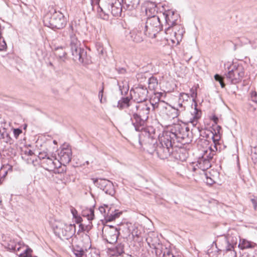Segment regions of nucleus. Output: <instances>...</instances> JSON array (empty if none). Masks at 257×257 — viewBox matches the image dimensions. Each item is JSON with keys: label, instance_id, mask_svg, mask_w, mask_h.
Here are the masks:
<instances>
[{"label": "nucleus", "instance_id": "nucleus-8", "mask_svg": "<svg viewBox=\"0 0 257 257\" xmlns=\"http://www.w3.org/2000/svg\"><path fill=\"white\" fill-rule=\"evenodd\" d=\"M5 246L9 250L16 252L23 250L22 252L20 253L19 257H29L31 255V252L32 251L31 248L26 246L20 241L14 239H10L6 243Z\"/></svg>", "mask_w": 257, "mask_h": 257}, {"label": "nucleus", "instance_id": "nucleus-40", "mask_svg": "<svg viewBox=\"0 0 257 257\" xmlns=\"http://www.w3.org/2000/svg\"><path fill=\"white\" fill-rule=\"evenodd\" d=\"M50 156V155L45 151L39 152L38 156V158L40 160H42V162L44 161V160H46V158H48Z\"/></svg>", "mask_w": 257, "mask_h": 257}, {"label": "nucleus", "instance_id": "nucleus-22", "mask_svg": "<svg viewBox=\"0 0 257 257\" xmlns=\"http://www.w3.org/2000/svg\"><path fill=\"white\" fill-rule=\"evenodd\" d=\"M212 158H209V156L203 153L201 158L198 159L196 166L202 171H205L211 167L210 161Z\"/></svg>", "mask_w": 257, "mask_h": 257}, {"label": "nucleus", "instance_id": "nucleus-7", "mask_svg": "<svg viewBox=\"0 0 257 257\" xmlns=\"http://www.w3.org/2000/svg\"><path fill=\"white\" fill-rule=\"evenodd\" d=\"M189 128L185 124L179 123L174 124L170 131H165L163 132L165 136H168V139L174 143L175 139H184L188 136Z\"/></svg>", "mask_w": 257, "mask_h": 257}, {"label": "nucleus", "instance_id": "nucleus-3", "mask_svg": "<svg viewBox=\"0 0 257 257\" xmlns=\"http://www.w3.org/2000/svg\"><path fill=\"white\" fill-rule=\"evenodd\" d=\"M95 6L98 17L104 20H108L109 13L113 16H119L123 9V4L119 0H106L101 6L98 4Z\"/></svg>", "mask_w": 257, "mask_h": 257}, {"label": "nucleus", "instance_id": "nucleus-12", "mask_svg": "<svg viewBox=\"0 0 257 257\" xmlns=\"http://www.w3.org/2000/svg\"><path fill=\"white\" fill-rule=\"evenodd\" d=\"M153 109L163 111L170 118H174L181 115L173 106L168 105L164 101L155 102L153 105Z\"/></svg>", "mask_w": 257, "mask_h": 257}, {"label": "nucleus", "instance_id": "nucleus-23", "mask_svg": "<svg viewBox=\"0 0 257 257\" xmlns=\"http://www.w3.org/2000/svg\"><path fill=\"white\" fill-rule=\"evenodd\" d=\"M143 30L142 29L141 25L138 26V29H136L131 31L130 33V37L133 41L136 43H140L144 40V33H142Z\"/></svg>", "mask_w": 257, "mask_h": 257}, {"label": "nucleus", "instance_id": "nucleus-29", "mask_svg": "<svg viewBox=\"0 0 257 257\" xmlns=\"http://www.w3.org/2000/svg\"><path fill=\"white\" fill-rule=\"evenodd\" d=\"M226 242L227 245L225 248V251H234V247L236 246L237 243L236 238H234L233 237H232L231 238L230 236H228L226 239Z\"/></svg>", "mask_w": 257, "mask_h": 257}, {"label": "nucleus", "instance_id": "nucleus-28", "mask_svg": "<svg viewBox=\"0 0 257 257\" xmlns=\"http://www.w3.org/2000/svg\"><path fill=\"white\" fill-rule=\"evenodd\" d=\"M255 245V243L249 241L245 239H240L238 247L243 250L247 248H252Z\"/></svg>", "mask_w": 257, "mask_h": 257}, {"label": "nucleus", "instance_id": "nucleus-19", "mask_svg": "<svg viewBox=\"0 0 257 257\" xmlns=\"http://www.w3.org/2000/svg\"><path fill=\"white\" fill-rule=\"evenodd\" d=\"M72 152L71 149L68 146L62 148L60 150L58 151L57 159L60 163V166L62 165L65 166L68 164L71 160Z\"/></svg>", "mask_w": 257, "mask_h": 257}, {"label": "nucleus", "instance_id": "nucleus-54", "mask_svg": "<svg viewBox=\"0 0 257 257\" xmlns=\"http://www.w3.org/2000/svg\"><path fill=\"white\" fill-rule=\"evenodd\" d=\"M132 234H133V236H136L137 237L139 236V234H138L137 232H136V233H135L134 232H133Z\"/></svg>", "mask_w": 257, "mask_h": 257}, {"label": "nucleus", "instance_id": "nucleus-52", "mask_svg": "<svg viewBox=\"0 0 257 257\" xmlns=\"http://www.w3.org/2000/svg\"><path fill=\"white\" fill-rule=\"evenodd\" d=\"M66 54V53L65 52H62V55H60V54H58V55L60 59H63V58L65 57Z\"/></svg>", "mask_w": 257, "mask_h": 257}, {"label": "nucleus", "instance_id": "nucleus-9", "mask_svg": "<svg viewBox=\"0 0 257 257\" xmlns=\"http://www.w3.org/2000/svg\"><path fill=\"white\" fill-rule=\"evenodd\" d=\"M75 224L64 222H59L55 229V232L63 239H68L71 238L75 234Z\"/></svg>", "mask_w": 257, "mask_h": 257}, {"label": "nucleus", "instance_id": "nucleus-44", "mask_svg": "<svg viewBox=\"0 0 257 257\" xmlns=\"http://www.w3.org/2000/svg\"><path fill=\"white\" fill-rule=\"evenodd\" d=\"M151 5H152L153 9L151 8L150 9H149V8H147L146 9V12L147 15H149V13H151L152 11H154V12L155 11V5L154 3H150Z\"/></svg>", "mask_w": 257, "mask_h": 257}, {"label": "nucleus", "instance_id": "nucleus-27", "mask_svg": "<svg viewBox=\"0 0 257 257\" xmlns=\"http://www.w3.org/2000/svg\"><path fill=\"white\" fill-rule=\"evenodd\" d=\"M214 145H211L210 147H209L206 150L203 151V152L209 156V158H213V157L215 154L216 151L217 150V148L216 146L217 142L218 139L215 140L214 137L213 138Z\"/></svg>", "mask_w": 257, "mask_h": 257}, {"label": "nucleus", "instance_id": "nucleus-48", "mask_svg": "<svg viewBox=\"0 0 257 257\" xmlns=\"http://www.w3.org/2000/svg\"><path fill=\"white\" fill-rule=\"evenodd\" d=\"M257 96V93L255 91H252L251 93V96L252 99V101L254 102H256V100L254 99V98H256Z\"/></svg>", "mask_w": 257, "mask_h": 257}, {"label": "nucleus", "instance_id": "nucleus-58", "mask_svg": "<svg viewBox=\"0 0 257 257\" xmlns=\"http://www.w3.org/2000/svg\"><path fill=\"white\" fill-rule=\"evenodd\" d=\"M8 170H12V166H11V165H8Z\"/></svg>", "mask_w": 257, "mask_h": 257}, {"label": "nucleus", "instance_id": "nucleus-49", "mask_svg": "<svg viewBox=\"0 0 257 257\" xmlns=\"http://www.w3.org/2000/svg\"><path fill=\"white\" fill-rule=\"evenodd\" d=\"M103 92V87H102V89L99 91V94H98L99 97H100V101H101V100H102Z\"/></svg>", "mask_w": 257, "mask_h": 257}, {"label": "nucleus", "instance_id": "nucleus-38", "mask_svg": "<svg viewBox=\"0 0 257 257\" xmlns=\"http://www.w3.org/2000/svg\"><path fill=\"white\" fill-rule=\"evenodd\" d=\"M73 252L76 257H86V251L84 252L82 249H74Z\"/></svg>", "mask_w": 257, "mask_h": 257}, {"label": "nucleus", "instance_id": "nucleus-36", "mask_svg": "<svg viewBox=\"0 0 257 257\" xmlns=\"http://www.w3.org/2000/svg\"><path fill=\"white\" fill-rule=\"evenodd\" d=\"M86 257H99V255L97 251L91 249L89 250H86Z\"/></svg>", "mask_w": 257, "mask_h": 257}, {"label": "nucleus", "instance_id": "nucleus-62", "mask_svg": "<svg viewBox=\"0 0 257 257\" xmlns=\"http://www.w3.org/2000/svg\"><path fill=\"white\" fill-rule=\"evenodd\" d=\"M57 49H59V48H62V47H57Z\"/></svg>", "mask_w": 257, "mask_h": 257}, {"label": "nucleus", "instance_id": "nucleus-20", "mask_svg": "<svg viewBox=\"0 0 257 257\" xmlns=\"http://www.w3.org/2000/svg\"><path fill=\"white\" fill-rule=\"evenodd\" d=\"M133 97L135 100L138 102H146L147 99L148 91L146 87L140 86L134 90Z\"/></svg>", "mask_w": 257, "mask_h": 257}, {"label": "nucleus", "instance_id": "nucleus-24", "mask_svg": "<svg viewBox=\"0 0 257 257\" xmlns=\"http://www.w3.org/2000/svg\"><path fill=\"white\" fill-rule=\"evenodd\" d=\"M135 102L131 101L130 99L128 97H122L118 101L117 107L121 109L128 108V113L131 115V106L134 105Z\"/></svg>", "mask_w": 257, "mask_h": 257}, {"label": "nucleus", "instance_id": "nucleus-35", "mask_svg": "<svg viewBox=\"0 0 257 257\" xmlns=\"http://www.w3.org/2000/svg\"><path fill=\"white\" fill-rule=\"evenodd\" d=\"M77 25L76 21H73L71 23L68 28V32L69 36L76 35L75 34L77 32Z\"/></svg>", "mask_w": 257, "mask_h": 257}, {"label": "nucleus", "instance_id": "nucleus-30", "mask_svg": "<svg viewBox=\"0 0 257 257\" xmlns=\"http://www.w3.org/2000/svg\"><path fill=\"white\" fill-rule=\"evenodd\" d=\"M69 40V46L71 48H81V43L78 40L76 35H70Z\"/></svg>", "mask_w": 257, "mask_h": 257}, {"label": "nucleus", "instance_id": "nucleus-55", "mask_svg": "<svg viewBox=\"0 0 257 257\" xmlns=\"http://www.w3.org/2000/svg\"><path fill=\"white\" fill-rule=\"evenodd\" d=\"M120 257H134L131 255H129V254H124V255H123L122 256H121Z\"/></svg>", "mask_w": 257, "mask_h": 257}, {"label": "nucleus", "instance_id": "nucleus-6", "mask_svg": "<svg viewBox=\"0 0 257 257\" xmlns=\"http://www.w3.org/2000/svg\"><path fill=\"white\" fill-rule=\"evenodd\" d=\"M227 67L228 72L226 74L227 80L232 84H236L241 81L244 75V68L241 65L235 64H225Z\"/></svg>", "mask_w": 257, "mask_h": 257}, {"label": "nucleus", "instance_id": "nucleus-2", "mask_svg": "<svg viewBox=\"0 0 257 257\" xmlns=\"http://www.w3.org/2000/svg\"><path fill=\"white\" fill-rule=\"evenodd\" d=\"M154 104L155 103L142 102L135 103L134 105L131 106L132 116L131 119L135 130L137 132H141L140 138L142 137L143 132L149 127H145V121L148 118L151 107V106L153 107Z\"/></svg>", "mask_w": 257, "mask_h": 257}, {"label": "nucleus", "instance_id": "nucleus-63", "mask_svg": "<svg viewBox=\"0 0 257 257\" xmlns=\"http://www.w3.org/2000/svg\"><path fill=\"white\" fill-rule=\"evenodd\" d=\"M101 54H102V53H103V50H102L101 51Z\"/></svg>", "mask_w": 257, "mask_h": 257}, {"label": "nucleus", "instance_id": "nucleus-15", "mask_svg": "<svg viewBox=\"0 0 257 257\" xmlns=\"http://www.w3.org/2000/svg\"><path fill=\"white\" fill-rule=\"evenodd\" d=\"M94 184L96 186L103 190L106 194L113 196L115 190L113 183L104 179H93Z\"/></svg>", "mask_w": 257, "mask_h": 257}, {"label": "nucleus", "instance_id": "nucleus-37", "mask_svg": "<svg viewBox=\"0 0 257 257\" xmlns=\"http://www.w3.org/2000/svg\"><path fill=\"white\" fill-rule=\"evenodd\" d=\"M114 251L116 253V255H121L124 252L123 245L121 244H117L114 248Z\"/></svg>", "mask_w": 257, "mask_h": 257}, {"label": "nucleus", "instance_id": "nucleus-34", "mask_svg": "<svg viewBox=\"0 0 257 257\" xmlns=\"http://www.w3.org/2000/svg\"><path fill=\"white\" fill-rule=\"evenodd\" d=\"M149 88L151 90H155L158 86L157 79L155 77H151L148 80Z\"/></svg>", "mask_w": 257, "mask_h": 257}, {"label": "nucleus", "instance_id": "nucleus-39", "mask_svg": "<svg viewBox=\"0 0 257 257\" xmlns=\"http://www.w3.org/2000/svg\"><path fill=\"white\" fill-rule=\"evenodd\" d=\"M190 96L187 93L182 92L180 93L178 99L185 103L188 100Z\"/></svg>", "mask_w": 257, "mask_h": 257}, {"label": "nucleus", "instance_id": "nucleus-57", "mask_svg": "<svg viewBox=\"0 0 257 257\" xmlns=\"http://www.w3.org/2000/svg\"><path fill=\"white\" fill-rule=\"evenodd\" d=\"M79 227L80 228L82 229V230H84V226L82 224H80L79 225Z\"/></svg>", "mask_w": 257, "mask_h": 257}, {"label": "nucleus", "instance_id": "nucleus-61", "mask_svg": "<svg viewBox=\"0 0 257 257\" xmlns=\"http://www.w3.org/2000/svg\"><path fill=\"white\" fill-rule=\"evenodd\" d=\"M217 128H218V129H220V128H221V127H220V126H217Z\"/></svg>", "mask_w": 257, "mask_h": 257}, {"label": "nucleus", "instance_id": "nucleus-10", "mask_svg": "<svg viewBox=\"0 0 257 257\" xmlns=\"http://www.w3.org/2000/svg\"><path fill=\"white\" fill-rule=\"evenodd\" d=\"M100 212L106 222H110L119 217L121 212L116 209L113 205L103 204L99 207Z\"/></svg>", "mask_w": 257, "mask_h": 257}, {"label": "nucleus", "instance_id": "nucleus-53", "mask_svg": "<svg viewBox=\"0 0 257 257\" xmlns=\"http://www.w3.org/2000/svg\"><path fill=\"white\" fill-rule=\"evenodd\" d=\"M192 170L195 172L196 170V168L195 167V166H194V164H193L192 166Z\"/></svg>", "mask_w": 257, "mask_h": 257}, {"label": "nucleus", "instance_id": "nucleus-1", "mask_svg": "<svg viewBox=\"0 0 257 257\" xmlns=\"http://www.w3.org/2000/svg\"><path fill=\"white\" fill-rule=\"evenodd\" d=\"M142 137L140 138V144L145 145V149L150 154L156 152L158 157L161 159H166L169 157L177 160L183 161L186 156H183L181 149L173 147V143L170 141L168 136L163 134L158 136L156 134L155 129L151 126L145 129L142 133Z\"/></svg>", "mask_w": 257, "mask_h": 257}, {"label": "nucleus", "instance_id": "nucleus-56", "mask_svg": "<svg viewBox=\"0 0 257 257\" xmlns=\"http://www.w3.org/2000/svg\"><path fill=\"white\" fill-rule=\"evenodd\" d=\"M84 238L85 239H86L87 240H89V236H88L87 234H84Z\"/></svg>", "mask_w": 257, "mask_h": 257}, {"label": "nucleus", "instance_id": "nucleus-45", "mask_svg": "<svg viewBox=\"0 0 257 257\" xmlns=\"http://www.w3.org/2000/svg\"><path fill=\"white\" fill-rule=\"evenodd\" d=\"M250 201L253 205L254 210H256L257 207V197L254 196L253 198L250 199Z\"/></svg>", "mask_w": 257, "mask_h": 257}, {"label": "nucleus", "instance_id": "nucleus-11", "mask_svg": "<svg viewBox=\"0 0 257 257\" xmlns=\"http://www.w3.org/2000/svg\"><path fill=\"white\" fill-rule=\"evenodd\" d=\"M119 229L112 225H105L102 229V236L108 243H115L119 234Z\"/></svg>", "mask_w": 257, "mask_h": 257}, {"label": "nucleus", "instance_id": "nucleus-4", "mask_svg": "<svg viewBox=\"0 0 257 257\" xmlns=\"http://www.w3.org/2000/svg\"><path fill=\"white\" fill-rule=\"evenodd\" d=\"M144 35L150 38H154L163 27L161 25L158 16L153 15L148 17L145 23L140 24Z\"/></svg>", "mask_w": 257, "mask_h": 257}, {"label": "nucleus", "instance_id": "nucleus-51", "mask_svg": "<svg viewBox=\"0 0 257 257\" xmlns=\"http://www.w3.org/2000/svg\"><path fill=\"white\" fill-rule=\"evenodd\" d=\"M117 70L119 73H123L125 72V69L123 68H119Z\"/></svg>", "mask_w": 257, "mask_h": 257}, {"label": "nucleus", "instance_id": "nucleus-21", "mask_svg": "<svg viewBox=\"0 0 257 257\" xmlns=\"http://www.w3.org/2000/svg\"><path fill=\"white\" fill-rule=\"evenodd\" d=\"M73 60L78 61V63L86 65L87 63L86 61L87 55L85 49H71Z\"/></svg>", "mask_w": 257, "mask_h": 257}, {"label": "nucleus", "instance_id": "nucleus-31", "mask_svg": "<svg viewBox=\"0 0 257 257\" xmlns=\"http://www.w3.org/2000/svg\"><path fill=\"white\" fill-rule=\"evenodd\" d=\"M173 107L180 113L181 115L184 113L186 109L185 103L179 99L178 100L177 102L174 103Z\"/></svg>", "mask_w": 257, "mask_h": 257}, {"label": "nucleus", "instance_id": "nucleus-59", "mask_svg": "<svg viewBox=\"0 0 257 257\" xmlns=\"http://www.w3.org/2000/svg\"><path fill=\"white\" fill-rule=\"evenodd\" d=\"M7 174V171H5L3 177H5Z\"/></svg>", "mask_w": 257, "mask_h": 257}, {"label": "nucleus", "instance_id": "nucleus-41", "mask_svg": "<svg viewBox=\"0 0 257 257\" xmlns=\"http://www.w3.org/2000/svg\"><path fill=\"white\" fill-rule=\"evenodd\" d=\"M214 78H215V80H216L219 82L222 88H223L225 87V84L223 82V78L220 75H219L218 74H216L214 76Z\"/></svg>", "mask_w": 257, "mask_h": 257}, {"label": "nucleus", "instance_id": "nucleus-25", "mask_svg": "<svg viewBox=\"0 0 257 257\" xmlns=\"http://www.w3.org/2000/svg\"><path fill=\"white\" fill-rule=\"evenodd\" d=\"M124 9L132 11L137 9L140 2V0H121Z\"/></svg>", "mask_w": 257, "mask_h": 257}, {"label": "nucleus", "instance_id": "nucleus-46", "mask_svg": "<svg viewBox=\"0 0 257 257\" xmlns=\"http://www.w3.org/2000/svg\"><path fill=\"white\" fill-rule=\"evenodd\" d=\"M71 213L73 215V217H76L78 215L77 211L74 208L71 209Z\"/></svg>", "mask_w": 257, "mask_h": 257}, {"label": "nucleus", "instance_id": "nucleus-64", "mask_svg": "<svg viewBox=\"0 0 257 257\" xmlns=\"http://www.w3.org/2000/svg\"><path fill=\"white\" fill-rule=\"evenodd\" d=\"M34 257H37V256H34Z\"/></svg>", "mask_w": 257, "mask_h": 257}, {"label": "nucleus", "instance_id": "nucleus-60", "mask_svg": "<svg viewBox=\"0 0 257 257\" xmlns=\"http://www.w3.org/2000/svg\"><path fill=\"white\" fill-rule=\"evenodd\" d=\"M53 143H54V144H57V141H56L54 140V141H53Z\"/></svg>", "mask_w": 257, "mask_h": 257}, {"label": "nucleus", "instance_id": "nucleus-18", "mask_svg": "<svg viewBox=\"0 0 257 257\" xmlns=\"http://www.w3.org/2000/svg\"><path fill=\"white\" fill-rule=\"evenodd\" d=\"M146 241L151 248L155 249V253L161 252L160 249L163 244L160 242V239L156 233L149 232L146 238Z\"/></svg>", "mask_w": 257, "mask_h": 257}, {"label": "nucleus", "instance_id": "nucleus-17", "mask_svg": "<svg viewBox=\"0 0 257 257\" xmlns=\"http://www.w3.org/2000/svg\"><path fill=\"white\" fill-rule=\"evenodd\" d=\"M184 32V29L179 23L171 27L170 33H168V34L171 35L173 33L174 35V37L170 39L172 47H176L179 44L180 41L182 40Z\"/></svg>", "mask_w": 257, "mask_h": 257}, {"label": "nucleus", "instance_id": "nucleus-16", "mask_svg": "<svg viewBox=\"0 0 257 257\" xmlns=\"http://www.w3.org/2000/svg\"><path fill=\"white\" fill-rule=\"evenodd\" d=\"M190 96L192 98L193 104L192 106L194 105V109L193 112L192 113V117L190 118L189 122L192 124L193 126H195L198 122V119L201 116V111L197 108V103L195 100L197 93L196 88H192L190 90Z\"/></svg>", "mask_w": 257, "mask_h": 257}, {"label": "nucleus", "instance_id": "nucleus-32", "mask_svg": "<svg viewBox=\"0 0 257 257\" xmlns=\"http://www.w3.org/2000/svg\"><path fill=\"white\" fill-rule=\"evenodd\" d=\"M82 215L86 217L88 220H92L94 217V210L92 208L86 209L83 211Z\"/></svg>", "mask_w": 257, "mask_h": 257}, {"label": "nucleus", "instance_id": "nucleus-33", "mask_svg": "<svg viewBox=\"0 0 257 257\" xmlns=\"http://www.w3.org/2000/svg\"><path fill=\"white\" fill-rule=\"evenodd\" d=\"M118 85L121 95H125L129 90V86L127 82H118Z\"/></svg>", "mask_w": 257, "mask_h": 257}, {"label": "nucleus", "instance_id": "nucleus-14", "mask_svg": "<svg viewBox=\"0 0 257 257\" xmlns=\"http://www.w3.org/2000/svg\"><path fill=\"white\" fill-rule=\"evenodd\" d=\"M44 168L49 171H53L55 173H61L63 172V168L61 170L60 163L57 158L50 156L42 162Z\"/></svg>", "mask_w": 257, "mask_h": 257}, {"label": "nucleus", "instance_id": "nucleus-43", "mask_svg": "<svg viewBox=\"0 0 257 257\" xmlns=\"http://www.w3.org/2000/svg\"><path fill=\"white\" fill-rule=\"evenodd\" d=\"M13 133L15 138L18 139L19 135L22 133V131L20 128H15L14 129Z\"/></svg>", "mask_w": 257, "mask_h": 257}, {"label": "nucleus", "instance_id": "nucleus-13", "mask_svg": "<svg viewBox=\"0 0 257 257\" xmlns=\"http://www.w3.org/2000/svg\"><path fill=\"white\" fill-rule=\"evenodd\" d=\"M166 24L165 25V32L168 34L170 33L171 27L174 26L180 22L179 15L175 11L172 10H168L163 13Z\"/></svg>", "mask_w": 257, "mask_h": 257}, {"label": "nucleus", "instance_id": "nucleus-42", "mask_svg": "<svg viewBox=\"0 0 257 257\" xmlns=\"http://www.w3.org/2000/svg\"><path fill=\"white\" fill-rule=\"evenodd\" d=\"M205 176H206V183L208 185H211L215 182V181L214 180V179L212 178L208 177L207 174H205Z\"/></svg>", "mask_w": 257, "mask_h": 257}, {"label": "nucleus", "instance_id": "nucleus-26", "mask_svg": "<svg viewBox=\"0 0 257 257\" xmlns=\"http://www.w3.org/2000/svg\"><path fill=\"white\" fill-rule=\"evenodd\" d=\"M161 252H157L156 255L158 257H174L176 255L173 253V250L169 247L163 245L160 249Z\"/></svg>", "mask_w": 257, "mask_h": 257}, {"label": "nucleus", "instance_id": "nucleus-47", "mask_svg": "<svg viewBox=\"0 0 257 257\" xmlns=\"http://www.w3.org/2000/svg\"><path fill=\"white\" fill-rule=\"evenodd\" d=\"M74 218L75 219V222L77 223H80L82 221V219L80 216L77 215Z\"/></svg>", "mask_w": 257, "mask_h": 257}, {"label": "nucleus", "instance_id": "nucleus-50", "mask_svg": "<svg viewBox=\"0 0 257 257\" xmlns=\"http://www.w3.org/2000/svg\"><path fill=\"white\" fill-rule=\"evenodd\" d=\"M212 120L215 123H217V121H218V118L215 115H214L212 116Z\"/></svg>", "mask_w": 257, "mask_h": 257}, {"label": "nucleus", "instance_id": "nucleus-5", "mask_svg": "<svg viewBox=\"0 0 257 257\" xmlns=\"http://www.w3.org/2000/svg\"><path fill=\"white\" fill-rule=\"evenodd\" d=\"M66 18L63 14L59 11L53 13H48L44 17L43 23L45 26L52 29H60L66 24Z\"/></svg>", "mask_w": 257, "mask_h": 257}]
</instances>
